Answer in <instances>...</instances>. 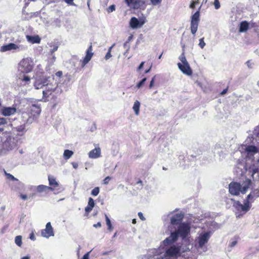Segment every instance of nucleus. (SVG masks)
I'll list each match as a JSON object with an SVG mask.
<instances>
[{
	"label": "nucleus",
	"instance_id": "864d4df0",
	"mask_svg": "<svg viewBox=\"0 0 259 259\" xmlns=\"http://www.w3.org/2000/svg\"><path fill=\"white\" fill-rule=\"evenodd\" d=\"M195 3H194L193 1H192L190 5V8L191 9H194L195 7Z\"/></svg>",
	"mask_w": 259,
	"mask_h": 259
},
{
	"label": "nucleus",
	"instance_id": "a18cd8bd",
	"mask_svg": "<svg viewBox=\"0 0 259 259\" xmlns=\"http://www.w3.org/2000/svg\"><path fill=\"white\" fill-rule=\"evenodd\" d=\"M29 238L31 240H33V241H34L35 240L36 238H35V237L34 236V234L33 232H32L30 234V236H29Z\"/></svg>",
	"mask_w": 259,
	"mask_h": 259
},
{
	"label": "nucleus",
	"instance_id": "dca6fc26",
	"mask_svg": "<svg viewBox=\"0 0 259 259\" xmlns=\"http://www.w3.org/2000/svg\"><path fill=\"white\" fill-rule=\"evenodd\" d=\"M183 218L184 214L181 212L174 213L170 219V223L174 225H180Z\"/></svg>",
	"mask_w": 259,
	"mask_h": 259
},
{
	"label": "nucleus",
	"instance_id": "423d86ee",
	"mask_svg": "<svg viewBox=\"0 0 259 259\" xmlns=\"http://www.w3.org/2000/svg\"><path fill=\"white\" fill-rule=\"evenodd\" d=\"M200 21V11H197L191 17L190 29L191 33L195 35L197 31Z\"/></svg>",
	"mask_w": 259,
	"mask_h": 259
},
{
	"label": "nucleus",
	"instance_id": "58836bf2",
	"mask_svg": "<svg viewBox=\"0 0 259 259\" xmlns=\"http://www.w3.org/2000/svg\"><path fill=\"white\" fill-rule=\"evenodd\" d=\"M156 76H154L153 78H152L151 80L150 81V84L149 85V88L151 89L154 87V82H155V79Z\"/></svg>",
	"mask_w": 259,
	"mask_h": 259
},
{
	"label": "nucleus",
	"instance_id": "39448f33",
	"mask_svg": "<svg viewBox=\"0 0 259 259\" xmlns=\"http://www.w3.org/2000/svg\"><path fill=\"white\" fill-rule=\"evenodd\" d=\"M152 4L154 6L160 5L162 0H150ZM127 6L133 9L137 10L142 5L141 0H124Z\"/></svg>",
	"mask_w": 259,
	"mask_h": 259
},
{
	"label": "nucleus",
	"instance_id": "4be33fe9",
	"mask_svg": "<svg viewBox=\"0 0 259 259\" xmlns=\"http://www.w3.org/2000/svg\"><path fill=\"white\" fill-rule=\"evenodd\" d=\"M50 188H49V186L44 185H39L36 188V191L38 193L45 192L46 194H47L49 191H51Z\"/></svg>",
	"mask_w": 259,
	"mask_h": 259
},
{
	"label": "nucleus",
	"instance_id": "5701e85b",
	"mask_svg": "<svg viewBox=\"0 0 259 259\" xmlns=\"http://www.w3.org/2000/svg\"><path fill=\"white\" fill-rule=\"evenodd\" d=\"M257 197H259V190L256 189L248 195L246 198L252 202L254 199Z\"/></svg>",
	"mask_w": 259,
	"mask_h": 259
},
{
	"label": "nucleus",
	"instance_id": "cd10ccee",
	"mask_svg": "<svg viewBox=\"0 0 259 259\" xmlns=\"http://www.w3.org/2000/svg\"><path fill=\"white\" fill-rule=\"evenodd\" d=\"M179 59L182 63V64L188 63L186 58L184 52H183L182 54L180 55V56L179 57Z\"/></svg>",
	"mask_w": 259,
	"mask_h": 259
},
{
	"label": "nucleus",
	"instance_id": "72a5a7b5",
	"mask_svg": "<svg viewBox=\"0 0 259 259\" xmlns=\"http://www.w3.org/2000/svg\"><path fill=\"white\" fill-rule=\"evenodd\" d=\"M88 206L94 207L95 206V202L93 199L91 197L89 198Z\"/></svg>",
	"mask_w": 259,
	"mask_h": 259
},
{
	"label": "nucleus",
	"instance_id": "a211bd4d",
	"mask_svg": "<svg viewBox=\"0 0 259 259\" xmlns=\"http://www.w3.org/2000/svg\"><path fill=\"white\" fill-rule=\"evenodd\" d=\"M144 23L145 21L144 20L139 21L137 18L134 17L131 18L130 22V26L133 29L141 27Z\"/></svg>",
	"mask_w": 259,
	"mask_h": 259
},
{
	"label": "nucleus",
	"instance_id": "09e8293b",
	"mask_svg": "<svg viewBox=\"0 0 259 259\" xmlns=\"http://www.w3.org/2000/svg\"><path fill=\"white\" fill-rule=\"evenodd\" d=\"M55 74L57 76L61 77L63 75V73L62 71H57Z\"/></svg>",
	"mask_w": 259,
	"mask_h": 259
},
{
	"label": "nucleus",
	"instance_id": "ea45409f",
	"mask_svg": "<svg viewBox=\"0 0 259 259\" xmlns=\"http://www.w3.org/2000/svg\"><path fill=\"white\" fill-rule=\"evenodd\" d=\"M112 49V47H110L109 49L108 52L107 53V54L105 55V58L106 60L109 59L110 57H111V50Z\"/></svg>",
	"mask_w": 259,
	"mask_h": 259
},
{
	"label": "nucleus",
	"instance_id": "5fc2aeb1",
	"mask_svg": "<svg viewBox=\"0 0 259 259\" xmlns=\"http://www.w3.org/2000/svg\"><path fill=\"white\" fill-rule=\"evenodd\" d=\"M109 9L110 10L111 12H112L115 10V6L111 5L109 7Z\"/></svg>",
	"mask_w": 259,
	"mask_h": 259
},
{
	"label": "nucleus",
	"instance_id": "49530a36",
	"mask_svg": "<svg viewBox=\"0 0 259 259\" xmlns=\"http://www.w3.org/2000/svg\"><path fill=\"white\" fill-rule=\"evenodd\" d=\"M138 216L141 220H142V221L145 220V218H144L143 213L141 212H139L138 213Z\"/></svg>",
	"mask_w": 259,
	"mask_h": 259
},
{
	"label": "nucleus",
	"instance_id": "f8f14e48",
	"mask_svg": "<svg viewBox=\"0 0 259 259\" xmlns=\"http://www.w3.org/2000/svg\"><path fill=\"white\" fill-rule=\"evenodd\" d=\"M48 79L49 77H46L37 78L34 83V87L36 89H39L44 86H47L48 85Z\"/></svg>",
	"mask_w": 259,
	"mask_h": 259
},
{
	"label": "nucleus",
	"instance_id": "37998d69",
	"mask_svg": "<svg viewBox=\"0 0 259 259\" xmlns=\"http://www.w3.org/2000/svg\"><path fill=\"white\" fill-rule=\"evenodd\" d=\"M16 131L19 132H23L24 130V127L20 126L16 128Z\"/></svg>",
	"mask_w": 259,
	"mask_h": 259
},
{
	"label": "nucleus",
	"instance_id": "393cba45",
	"mask_svg": "<svg viewBox=\"0 0 259 259\" xmlns=\"http://www.w3.org/2000/svg\"><path fill=\"white\" fill-rule=\"evenodd\" d=\"M140 103L139 101L136 100L134 104L133 109L135 112V113L136 115H138L140 113Z\"/></svg>",
	"mask_w": 259,
	"mask_h": 259
},
{
	"label": "nucleus",
	"instance_id": "7c9ffc66",
	"mask_svg": "<svg viewBox=\"0 0 259 259\" xmlns=\"http://www.w3.org/2000/svg\"><path fill=\"white\" fill-rule=\"evenodd\" d=\"M146 80H147L146 77H144V78H143L140 82H139L137 84V85H136L137 88L138 89H140V88H141L144 85V84L145 83Z\"/></svg>",
	"mask_w": 259,
	"mask_h": 259
},
{
	"label": "nucleus",
	"instance_id": "c9c22d12",
	"mask_svg": "<svg viewBox=\"0 0 259 259\" xmlns=\"http://www.w3.org/2000/svg\"><path fill=\"white\" fill-rule=\"evenodd\" d=\"M55 89V88H51L50 90H47L46 91H43L44 96H46L48 95L49 94H51L52 93V91H54Z\"/></svg>",
	"mask_w": 259,
	"mask_h": 259
},
{
	"label": "nucleus",
	"instance_id": "6e6d98bb",
	"mask_svg": "<svg viewBox=\"0 0 259 259\" xmlns=\"http://www.w3.org/2000/svg\"><path fill=\"white\" fill-rule=\"evenodd\" d=\"M93 226L95 228L100 227L101 226V224L100 222H98L96 224H94Z\"/></svg>",
	"mask_w": 259,
	"mask_h": 259
},
{
	"label": "nucleus",
	"instance_id": "052dcab7",
	"mask_svg": "<svg viewBox=\"0 0 259 259\" xmlns=\"http://www.w3.org/2000/svg\"><path fill=\"white\" fill-rule=\"evenodd\" d=\"M64 1H65V2L66 3H67V4H72V2H73V1L74 0H64Z\"/></svg>",
	"mask_w": 259,
	"mask_h": 259
},
{
	"label": "nucleus",
	"instance_id": "338daca9",
	"mask_svg": "<svg viewBox=\"0 0 259 259\" xmlns=\"http://www.w3.org/2000/svg\"><path fill=\"white\" fill-rule=\"evenodd\" d=\"M194 3H195V4L197 5V4H198L199 3V0H195V1H192Z\"/></svg>",
	"mask_w": 259,
	"mask_h": 259
},
{
	"label": "nucleus",
	"instance_id": "4d7b16f0",
	"mask_svg": "<svg viewBox=\"0 0 259 259\" xmlns=\"http://www.w3.org/2000/svg\"><path fill=\"white\" fill-rule=\"evenodd\" d=\"M72 165L74 168H77L78 167V164L76 162H72Z\"/></svg>",
	"mask_w": 259,
	"mask_h": 259
},
{
	"label": "nucleus",
	"instance_id": "13d9d810",
	"mask_svg": "<svg viewBox=\"0 0 259 259\" xmlns=\"http://www.w3.org/2000/svg\"><path fill=\"white\" fill-rule=\"evenodd\" d=\"M58 46H55L53 48V49L52 50L51 52L54 53V52H56L58 50Z\"/></svg>",
	"mask_w": 259,
	"mask_h": 259
},
{
	"label": "nucleus",
	"instance_id": "9b49d317",
	"mask_svg": "<svg viewBox=\"0 0 259 259\" xmlns=\"http://www.w3.org/2000/svg\"><path fill=\"white\" fill-rule=\"evenodd\" d=\"M49 188L52 191H59L60 190V184L56 180V179L53 176H48Z\"/></svg>",
	"mask_w": 259,
	"mask_h": 259
},
{
	"label": "nucleus",
	"instance_id": "0e129e2a",
	"mask_svg": "<svg viewBox=\"0 0 259 259\" xmlns=\"http://www.w3.org/2000/svg\"><path fill=\"white\" fill-rule=\"evenodd\" d=\"M236 243H237V241H233V242H232L231 246H235V245L236 244Z\"/></svg>",
	"mask_w": 259,
	"mask_h": 259
},
{
	"label": "nucleus",
	"instance_id": "de8ad7c7",
	"mask_svg": "<svg viewBox=\"0 0 259 259\" xmlns=\"http://www.w3.org/2000/svg\"><path fill=\"white\" fill-rule=\"evenodd\" d=\"M229 87L228 86L226 89H225L221 93L220 95L223 96L226 94L228 92Z\"/></svg>",
	"mask_w": 259,
	"mask_h": 259
},
{
	"label": "nucleus",
	"instance_id": "79ce46f5",
	"mask_svg": "<svg viewBox=\"0 0 259 259\" xmlns=\"http://www.w3.org/2000/svg\"><path fill=\"white\" fill-rule=\"evenodd\" d=\"M259 169L257 167H253L251 169L252 176L258 172Z\"/></svg>",
	"mask_w": 259,
	"mask_h": 259
},
{
	"label": "nucleus",
	"instance_id": "2eb2a0df",
	"mask_svg": "<svg viewBox=\"0 0 259 259\" xmlns=\"http://www.w3.org/2000/svg\"><path fill=\"white\" fill-rule=\"evenodd\" d=\"M42 236L49 238L51 236H54L53 229L50 222H48L46 226V229H42L41 231Z\"/></svg>",
	"mask_w": 259,
	"mask_h": 259
},
{
	"label": "nucleus",
	"instance_id": "9d476101",
	"mask_svg": "<svg viewBox=\"0 0 259 259\" xmlns=\"http://www.w3.org/2000/svg\"><path fill=\"white\" fill-rule=\"evenodd\" d=\"M242 152L246 153L247 156H253L258 152V149L255 146L243 144L241 147Z\"/></svg>",
	"mask_w": 259,
	"mask_h": 259
},
{
	"label": "nucleus",
	"instance_id": "4c0bfd02",
	"mask_svg": "<svg viewBox=\"0 0 259 259\" xmlns=\"http://www.w3.org/2000/svg\"><path fill=\"white\" fill-rule=\"evenodd\" d=\"M93 207H91V206H87L85 208V215L86 216H87L89 214V212H90L93 209Z\"/></svg>",
	"mask_w": 259,
	"mask_h": 259
},
{
	"label": "nucleus",
	"instance_id": "412c9836",
	"mask_svg": "<svg viewBox=\"0 0 259 259\" xmlns=\"http://www.w3.org/2000/svg\"><path fill=\"white\" fill-rule=\"evenodd\" d=\"M249 28V23L247 21H243L240 22L239 31L243 32L246 31Z\"/></svg>",
	"mask_w": 259,
	"mask_h": 259
},
{
	"label": "nucleus",
	"instance_id": "0eeeda50",
	"mask_svg": "<svg viewBox=\"0 0 259 259\" xmlns=\"http://www.w3.org/2000/svg\"><path fill=\"white\" fill-rule=\"evenodd\" d=\"M181 255V246L172 245L165 250L164 256L177 257Z\"/></svg>",
	"mask_w": 259,
	"mask_h": 259
},
{
	"label": "nucleus",
	"instance_id": "8fccbe9b",
	"mask_svg": "<svg viewBox=\"0 0 259 259\" xmlns=\"http://www.w3.org/2000/svg\"><path fill=\"white\" fill-rule=\"evenodd\" d=\"M89 253L90 252L86 253L81 259H89Z\"/></svg>",
	"mask_w": 259,
	"mask_h": 259
},
{
	"label": "nucleus",
	"instance_id": "c85d7f7f",
	"mask_svg": "<svg viewBox=\"0 0 259 259\" xmlns=\"http://www.w3.org/2000/svg\"><path fill=\"white\" fill-rule=\"evenodd\" d=\"M15 242L18 246H21L22 245V237H21V236H17L15 237Z\"/></svg>",
	"mask_w": 259,
	"mask_h": 259
},
{
	"label": "nucleus",
	"instance_id": "f03ea898",
	"mask_svg": "<svg viewBox=\"0 0 259 259\" xmlns=\"http://www.w3.org/2000/svg\"><path fill=\"white\" fill-rule=\"evenodd\" d=\"M235 208L238 214V217H242L247 211H248L251 207V202L247 198L243 201V204H241L239 201H234L233 205Z\"/></svg>",
	"mask_w": 259,
	"mask_h": 259
},
{
	"label": "nucleus",
	"instance_id": "f3484780",
	"mask_svg": "<svg viewBox=\"0 0 259 259\" xmlns=\"http://www.w3.org/2000/svg\"><path fill=\"white\" fill-rule=\"evenodd\" d=\"M178 66L180 70L184 74L188 75H191L192 71L189 63L182 64L181 63H178Z\"/></svg>",
	"mask_w": 259,
	"mask_h": 259
},
{
	"label": "nucleus",
	"instance_id": "2f4dec72",
	"mask_svg": "<svg viewBox=\"0 0 259 259\" xmlns=\"http://www.w3.org/2000/svg\"><path fill=\"white\" fill-rule=\"evenodd\" d=\"M105 218H106V224L108 227V229L111 230L112 229V226L111 221L106 214H105Z\"/></svg>",
	"mask_w": 259,
	"mask_h": 259
},
{
	"label": "nucleus",
	"instance_id": "a878e982",
	"mask_svg": "<svg viewBox=\"0 0 259 259\" xmlns=\"http://www.w3.org/2000/svg\"><path fill=\"white\" fill-rule=\"evenodd\" d=\"M73 154V152L72 151L67 149L64 150L63 156L64 159H68L72 156Z\"/></svg>",
	"mask_w": 259,
	"mask_h": 259
},
{
	"label": "nucleus",
	"instance_id": "774afa93",
	"mask_svg": "<svg viewBox=\"0 0 259 259\" xmlns=\"http://www.w3.org/2000/svg\"><path fill=\"white\" fill-rule=\"evenodd\" d=\"M21 259H30V257L28 256H23Z\"/></svg>",
	"mask_w": 259,
	"mask_h": 259
},
{
	"label": "nucleus",
	"instance_id": "f257e3e1",
	"mask_svg": "<svg viewBox=\"0 0 259 259\" xmlns=\"http://www.w3.org/2000/svg\"><path fill=\"white\" fill-rule=\"evenodd\" d=\"M190 230L189 224L182 223L179 225L177 230L171 232L170 236L162 241V243L164 246L170 245L178 240L179 236L184 239L190 234Z\"/></svg>",
	"mask_w": 259,
	"mask_h": 259
},
{
	"label": "nucleus",
	"instance_id": "20e7f679",
	"mask_svg": "<svg viewBox=\"0 0 259 259\" xmlns=\"http://www.w3.org/2000/svg\"><path fill=\"white\" fill-rule=\"evenodd\" d=\"M247 187H242L239 183L232 182L229 185V191L233 195H239L240 193L245 194Z\"/></svg>",
	"mask_w": 259,
	"mask_h": 259
},
{
	"label": "nucleus",
	"instance_id": "e433bc0d",
	"mask_svg": "<svg viewBox=\"0 0 259 259\" xmlns=\"http://www.w3.org/2000/svg\"><path fill=\"white\" fill-rule=\"evenodd\" d=\"M199 46L201 49H203L204 47V46H205V43L204 41L203 37L199 39Z\"/></svg>",
	"mask_w": 259,
	"mask_h": 259
},
{
	"label": "nucleus",
	"instance_id": "473e14b6",
	"mask_svg": "<svg viewBox=\"0 0 259 259\" xmlns=\"http://www.w3.org/2000/svg\"><path fill=\"white\" fill-rule=\"evenodd\" d=\"M99 192H100V189L99 187H95V188H94L92 192H91V194L93 196H97L98 195V194L99 193Z\"/></svg>",
	"mask_w": 259,
	"mask_h": 259
},
{
	"label": "nucleus",
	"instance_id": "b1692460",
	"mask_svg": "<svg viewBox=\"0 0 259 259\" xmlns=\"http://www.w3.org/2000/svg\"><path fill=\"white\" fill-rule=\"evenodd\" d=\"M26 37L27 40L32 42V44L40 42V39L38 36H33L27 35Z\"/></svg>",
	"mask_w": 259,
	"mask_h": 259
},
{
	"label": "nucleus",
	"instance_id": "7ed1b4c3",
	"mask_svg": "<svg viewBox=\"0 0 259 259\" xmlns=\"http://www.w3.org/2000/svg\"><path fill=\"white\" fill-rule=\"evenodd\" d=\"M34 66L33 60L30 57L22 59L18 64L19 70L24 73L31 72L33 70Z\"/></svg>",
	"mask_w": 259,
	"mask_h": 259
},
{
	"label": "nucleus",
	"instance_id": "f704fd0d",
	"mask_svg": "<svg viewBox=\"0 0 259 259\" xmlns=\"http://www.w3.org/2000/svg\"><path fill=\"white\" fill-rule=\"evenodd\" d=\"M213 5L215 9L218 10L220 8L221 5L219 0H214Z\"/></svg>",
	"mask_w": 259,
	"mask_h": 259
},
{
	"label": "nucleus",
	"instance_id": "6ab92c4d",
	"mask_svg": "<svg viewBox=\"0 0 259 259\" xmlns=\"http://www.w3.org/2000/svg\"><path fill=\"white\" fill-rule=\"evenodd\" d=\"M16 112V109L15 107H4L2 109V114L5 116L13 115Z\"/></svg>",
	"mask_w": 259,
	"mask_h": 259
},
{
	"label": "nucleus",
	"instance_id": "bb28decb",
	"mask_svg": "<svg viewBox=\"0 0 259 259\" xmlns=\"http://www.w3.org/2000/svg\"><path fill=\"white\" fill-rule=\"evenodd\" d=\"M4 174L5 176L6 177V178L8 180L15 181L17 180L16 178H15L13 175L11 174L8 173L6 172L5 170H4Z\"/></svg>",
	"mask_w": 259,
	"mask_h": 259
},
{
	"label": "nucleus",
	"instance_id": "69168bd1",
	"mask_svg": "<svg viewBox=\"0 0 259 259\" xmlns=\"http://www.w3.org/2000/svg\"><path fill=\"white\" fill-rule=\"evenodd\" d=\"M151 68V66H150V67L148 69L146 70L145 71V73H148V72L150 71Z\"/></svg>",
	"mask_w": 259,
	"mask_h": 259
},
{
	"label": "nucleus",
	"instance_id": "1a4fd4ad",
	"mask_svg": "<svg viewBox=\"0 0 259 259\" xmlns=\"http://www.w3.org/2000/svg\"><path fill=\"white\" fill-rule=\"evenodd\" d=\"M210 237V233L208 232L200 234L196 239V241L198 244V247L200 248H202L207 243Z\"/></svg>",
	"mask_w": 259,
	"mask_h": 259
},
{
	"label": "nucleus",
	"instance_id": "c03bdc74",
	"mask_svg": "<svg viewBox=\"0 0 259 259\" xmlns=\"http://www.w3.org/2000/svg\"><path fill=\"white\" fill-rule=\"evenodd\" d=\"M7 123V120L4 118H0V125L5 124Z\"/></svg>",
	"mask_w": 259,
	"mask_h": 259
},
{
	"label": "nucleus",
	"instance_id": "aec40b11",
	"mask_svg": "<svg viewBox=\"0 0 259 259\" xmlns=\"http://www.w3.org/2000/svg\"><path fill=\"white\" fill-rule=\"evenodd\" d=\"M101 156V149L100 148H95L91 150L89 153V156L91 158H97Z\"/></svg>",
	"mask_w": 259,
	"mask_h": 259
},
{
	"label": "nucleus",
	"instance_id": "603ef678",
	"mask_svg": "<svg viewBox=\"0 0 259 259\" xmlns=\"http://www.w3.org/2000/svg\"><path fill=\"white\" fill-rule=\"evenodd\" d=\"M20 197L23 200H26L27 198V196L26 195H24V194H20Z\"/></svg>",
	"mask_w": 259,
	"mask_h": 259
},
{
	"label": "nucleus",
	"instance_id": "ddd939ff",
	"mask_svg": "<svg viewBox=\"0 0 259 259\" xmlns=\"http://www.w3.org/2000/svg\"><path fill=\"white\" fill-rule=\"evenodd\" d=\"M27 112L31 116H38L40 112V107L35 104H32L28 108Z\"/></svg>",
	"mask_w": 259,
	"mask_h": 259
},
{
	"label": "nucleus",
	"instance_id": "6e6552de",
	"mask_svg": "<svg viewBox=\"0 0 259 259\" xmlns=\"http://www.w3.org/2000/svg\"><path fill=\"white\" fill-rule=\"evenodd\" d=\"M94 53H93V47L92 44L89 47L85 52V57L81 60H80V66L82 68H83L91 60Z\"/></svg>",
	"mask_w": 259,
	"mask_h": 259
},
{
	"label": "nucleus",
	"instance_id": "4468645a",
	"mask_svg": "<svg viewBox=\"0 0 259 259\" xmlns=\"http://www.w3.org/2000/svg\"><path fill=\"white\" fill-rule=\"evenodd\" d=\"M21 49L23 50L25 49L23 46H18L14 43H10L9 44L4 45L1 47L0 51L2 52H4L12 50H17L18 49Z\"/></svg>",
	"mask_w": 259,
	"mask_h": 259
},
{
	"label": "nucleus",
	"instance_id": "c756f323",
	"mask_svg": "<svg viewBox=\"0 0 259 259\" xmlns=\"http://www.w3.org/2000/svg\"><path fill=\"white\" fill-rule=\"evenodd\" d=\"M19 79L23 82H25L26 83H28L30 81V77L27 75H24L23 78H21L19 77Z\"/></svg>",
	"mask_w": 259,
	"mask_h": 259
},
{
	"label": "nucleus",
	"instance_id": "680f3d73",
	"mask_svg": "<svg viewBox=\"0 0 259 259\" xmlns=\"http://www.w3.org/2000/svg\"><path fill=\"white\" fill-rule=\"evenodd\" d=\"M30 2H27L25 4L24 7L23 8V9H26L28 6Z\"/></svg>",
	"mask_w": 259,
	"mask_h": 259
},
{
	"label": "nucleus",
	"instance_id": "e2e57ef3",
	"mask_svg": "<svg viewBox=\"0 0 259 259\" xmlns=\"http://www.w3.org/2000/svg\"><path fill=\"white\" fill-rule=\"evenodd\" d=\"M250 24H251V27H254L256 26V23L254 22H251Z\"/></svg>",
	"mask_w": 259,
	"mask_h": 259
},
{
	"label": "nucleus",
	"instance_id": "bf43d9fd",
	"mask_svg": "<svg viewBox=\"0 0 259 259\" xmlns=\"http://www.w3.org/2000/svg\"><path fill=\"white\" fill-rule=\"evenodd\" d=\"M140 184L141 186H143V182L140 179H138V181L137 182L136 184Z\"/></svg>",
	"mask_w": 259,
	"mask_h": 259
},
{
	"label": "nucleus",
	"instance_id": "3c124183",
	"mask_svg": "<svg viewBox=\"0 0 259 259\" xmlns=\"http://www.w3.org/2000/svg\"><path fill=\"white\" fill-rule=\"evenodd\" d=\"M144 63H145V62H142L141 63V64H140V65L139 66V67H138V68L137 69L138 71H139L140 70H141L143 67Z\"/></svg>",
	"mask_w": 259,
	"mask_h": 259
},
{
	"label": "nucleus",
	"instance_id": "a19ab883",
	"mask_svg": "<svg viewBox=\"0 0 259 259\" xmlns=\"http://www.w3.org/2000/svg\"><path fill=\"white\" fill-rule=\"evenodd\" d=\"M111 180V177L108 176L106 177L103 181V183L105 185H107L109 183V182Z\"/></svg>",
	"mask_w": 259,
	"mask_h": 259
}]
</instances>
